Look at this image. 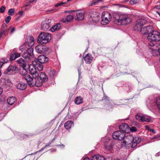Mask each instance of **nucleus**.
Masks as SVG:
<instances>
[{
    "mask_svg": "<svg viewBox=\"0 0 160 160\" xmlns=\"http://www.w3.org/2000/svg\"><path fill=\"white\" fill-rule=\"evenodd\" d=\"M5 26H7V25L5 23H3L2 24V27H4Z\"/></svg>",
    "mask_w": 160,
    "mask_h": 160,
    "instance_id": "obj_62",
    "label": "nucleus"
},
{
    "mask_svg": "<svg viewBox=\"0 0 160 160\" xmlns=\"http://www.w3.org/2000/svg\"><path fill=\"white\" fill-rule=\"evenodd\" d=\"M33 2H34V1H33V0H30L29 1V3H32Z\"/></svg>",
    "mask_w": 160,
    "mask_h": 160,
    "instance_id": "obj_61",
    "label": "nucleus"
},
{
    "mask_svg": "<svg viewBox=\"0 0 160 160\" xmlns=\"http://www.w3.org/2000/svg\"><path fill=\"white\" fill-rule=\"evenodd\" d=\"M137 2V0H131L130 3L132 4H134Z\"/></svg>",
    "mask_w": 160,
    "mask_h": 160,
    "instance_id": "obj_49",
    "label": "nucleus"
},
{
    "mask_svg": "<svg viewBox=\"0 0 160 160\" xmlns=\"http://www.w3.org/2000/svg\"><path fill=\"white\" fill-rule=\"evenodd\" d=\"M128 125L126 123H122L119 127L120 131L126 133L127 130L128 128Z\"/></svg>",
    "mask_w": 160,
    "mask_h": 160,
    "instance_id": "obj_19",
    "label": "nucleus"
},
{
    "mask_svg": "<svg viewBox=\"0 0 160 160\" xmlns=\"http://www.w3.org/2000/svg\"><path fill=\"white\" fill-rule=\"evenodd\" d=\"M149 131L152 132L153 133L155 134L156 133V132L154 129L150 128V129H149Z\"/></svg>",
    "mask_w": 160,
    "mask_h": 160,
    "instance_id": "obj_53",
    "label": "nucleus"
},
{
    "mask_svg": "<svg viewBox=\"0 0 160 160\" xmlns=\"http://www.w3.org/2000/svg\"><path fill=\"white\" fill-rule=\"evenodd\" d=\"M19 73L20 74L24 76H25L28 75L26 68H22V69H20Z\"/></svg>",
    "mask_w": 160,
    "mask_h": 160,
    "instance_id": "obj_37",
    "label": "nucleus"
},
{
    "mask_svg": "<svg viewBox=\"0 0 160 160\" xmlns=\"http://www.w3.org/2000/svg\"><path fill=\"white\" fill-rule=\"evenodd\" d=\"M73 18V17L72 15H68L63 18L62 20V22L65 23L72 21Z\"/></svg>",
    "mask_w": 160,
    "mask_h": 160,
    "instance_id": "obj_27",
    "label": "nucleus"
},
{
    "mask_svg": "<svg viewBox=\"0 0 160 160\" xmlns=\"http://www.w3.org/2000/svg\"><path fill=\"white\" fill-rule=\"evenodd\" d=\"M131 18L128 15L122 14L119 23L122 25H128L131 22Z\"/></svg>",
    "mask_w": 160,
    "mask_h": 160,
    "instance_id": "obj_6",
    "label": "nucleus"
},
{
    "mask_svg": "<svg viewBox=\"0 0 160 160\" xmlns=\"http://www.w3.org/2000/svg\"><path fill=\"white\" fill-rule=\"evenodd\" d=\"M55 140V138H54L52 140V141L50 142H51V143H52V142H53Z\"/></svg>",
    "mask_w": 160,
    "mask_h": 160,
    "instance_id": "obj_64",
    "label": "nucleus"
},
{
    "mask_svg": "<svg viewBox=\"0 0 160 160\" xmlns=\"http://www.w3.org/2000/svg\"><path fill=\"white\" fill-rule=\"evenodd\" d=\"M16 58L14 54H12L11 55V56L10 57V60L11 61H12L14 60H15Z\"/></svg>",
    "mask_w": 160,
    "mask_h": 160,
    "instance_id": "obj_47",
    "label": "nucleus"
},
{
    "mask_svg": "<svg viewBox=\"0 0 160 160\" xmlns=\"http://www.w3.org/2000/svg\"><path fill=\"white\" fill-rule=\"evenodd\" d=\"M34 43V39L32 36H28L27 37V40L25 42V44L29 47L33 45Z\"/></svg>",
    "mask_w": 160,
    "mask_h": 160,
    "instance_id": "obj_13",
    "label": "nucleus"
},
{
    "mask_svg": "<svg viewBox=\"0 0 160 160\" xmlns=\"http://www.w3.org/2000/svg\"><path fill=\"white\" fill-rule=\"evenodd\" d=\"M47 48L45 45L42 44H39L37 45L35 48L36 52L38 53H42L46 51Z\"/></svg>",
    "mask_w": 160,
    "mask_h": 160,
    "instance_id": "obj_8",
    "label": "nucleus"
},
{
    "mask_svg": "<svg viewBox=\"0 0 160 160\" xmlns=\"http://www.w3.org/2000/svg\"><path fill=\"white\" fill-rule=\"evenodd\" d=\"M8 13L9 15H12L15 13V10L14 8L9 9L8 11Z\"/></svg>",
    "mask_w": 160,
    "mask_h": 160,
    "instance_id": "obj_42",
    "label": "nucleus"
},
{
    "mask_svg": "<svg viewBox=\"0 0 160 160\" xmlns=\"http://www.w3.org/2000/svg\"><path fill=\"white\" fill-rule=\"evenodd\" d=\"M130 131L132 132H136L137 131V128L135 127H132L130 128Z\"/></svg>",
    "mask_w": 160,
    "mask_h": 160,
    "instance_id": "obj_46",
    "label": "nucleus"
},
{
    "mask_svg": "<svg viewBox=\"0 0 160 160\" xmlns=\"http://www.w3.org/2000/svg\"><path fill=\"white\" fill-rule=\"evenodd\" d=\"M112 18L111 14L108 12H103L102 16L101 23L102 25H106L109 23Z\"/></svg>",
    "mask_w": 160,
    "mask_h": 160,
    "instance_id": "obj_3",
    "label": "nucleus"
},
{
    "mask_svg": "<svg viewBox=\"0 0 160 160\" xmlns=\"http://www.w3.org/2000/svg\"><path fill=\"white\" fill-rule=\"evenodd\" d=\"M51 21L50 20L47 19L42 22L41 28L43 30L46 31L49 29L50 27L49 24L51 22Z\"/></svg>",
    "mask_w": 160,
    "mask_h": 160,
    "instance_id": "obj_14",
    "label": "nucleus"
},
{
    "mask_svg": "<svg viewBox=\"0 0 160 160\" xmlns=\"http://www.w3.org/2000/svg\"><path fill=\"white\" fill-rule=\"evenodd\" d=\"M32 64L33 66L35 67V68L37 69L39 71H41L42 70L43 66L41 64L39 63H38L36 61H34L32 62Z\"/></svg>",
    "mask_w": 160,
    "mask_h": 160,
    "instance_id": "obj_25",
    "label": "nucleus"
},
{
    "mask_svg": "<svg viewBox=\"0 0 160 160\" xmlns=\"http://www.w3.org/2000/svg\"><path fill=\"white\" fill-rule=\"evenodd\" d=\"M159 15V16H160V12H159L158 11H157L156 12Z\"/></svg>",
    "mask_w": 160,
    "mask_h": 160,
    "instance_id": "obj_63",
    "label": "nucleus"
},
{
    "mask_svg": "<svg viewBox=\"0 0 160 160\" xmlns=\"http://www.w3.org/2000/svg\"><path fill=\"white\" fill-rule=\"evenodd\" d=\"M146 22L147 21L144 18H141L138 19L136 21L135 25L133 27L134 30H139V28L144 25Z\"/></svg>",
    "mask_w": 160,
    "mask_h": 160,
    "instance_id": "obj_4",
    "label": "nucleus"
},
{
    "mask_svg": "<svg viewBox=\"0 0 160 160\" xmlns=\"http://www.w3.org/2000/svg\"><path fill=\"white\" fill-rule=\"evenodd\" d=\"M20 50L23 52V54L22 55V57L25 58L28 62L30 61L31 58L32 56L29 55L28 53H27L25 52V49L23 48H20Z\"/></svg>",
    "mask_w": 160,
    "mask_h": 160,
    "instance_id": "obj_15",
    "label": "nucleus"
},
{
    "mask_svg": "<svg viewBox=\"0 0 160 160\" xmlns=\"http://www.w3.org/2000/svg\"><path fill=\"white\" fill-rule=\"evenodd\" d=\"M57 72L54 70H51L49 72L50 77L52 78H54L57 75Z\"/></svg>",
    "mask_w": 160,
    "mask_h": 160,
    "instance_id": "obj_34",
    "label": "nucleus"
},
{
    "mask_svg": "<svg viewBox=\"0 0 160 160\" xmlns=\"http://www.w3.org/2000/svg\"><path fill=\"white\" fill-rule=\"evenodd\" d=\"M3 90L1 87H0V94H1Z\"/></svg>",
    "mask_w": 160,
    "mask_h": 160,
    "instance_id": "obj_60",
    "label": "nucleus"
},
{
    "mask_svg": "<svg viewBox=\"0 0 160 160\" xmlns=\"http://www.w3.org/2000/svg\"><path fill=\"white\" fill-rule=\"evenodd\" d=\"M112 143H110L109 144H107V143H105L104 144V147L105 148L108 150H110L112 148Z\"/></svg>",
    "mask_w": 160,
    "mask_h": 160,
    "instance_id": "obj_41",
    "label": "nucleus"
},
{
    "mask_svg": "<svg viewBox=\"0 0 160 160\" xmlns=\"http://www.w3.org/2000/svg\"><path fill=\"white\" fill-rule=\"evenodd\" d=\"M152 50L151 51L152 54L154 56H156L159 55V50H157L154 49L152 48Z\"/></svg>",
    "mask_w": 160,
    "mask_h": 160,
    "instance_id": "obj_40",
    "label": "nucleus"
},
{
    "mask_svg": "<svg viewBox=\"0 0 160 160\" xmlns=\"http://www.w3.org/2000/svg\"><path fill=\"white\" fill-rule=\"evenodd\" d=\"M23 11H20L18 12V13L21 16L22 15V14H23Z\"/></svg>",
    "mask_w": 160,
    "mask_h": 160,
    "instance_id": "obj_58",
    "label": "nucleus"
},
{
    "mask_svg": "<svg viewBox=\"0 0 160 160\" xmlns=\"http://www.w3.org/2000/svg\"><path fill=\"white\" fill-rule=\"evenodd\" d=\"M84 17V13L79 12L77 13V19L78 20H83Z\"/></svg>",
    "mask_w": 160,
    "mask_h": 160,
    "instance_id": "obj_30",
    "label": "nucleus"
},
{
    "mask_svg": "<svg viewBox=\"0 0 160 160\" xmlns=\"http://www.w3.org/2000/svg\"><path fill=\"white\" fill-rule=\"evenodd\" d=\"M51 39V35L47 32H42L39 36L38 42L39 43L46 44Z\"/></svg>",
    "mask_w": 160,
    "mask_h": 160,
    "instance_id": "obj_2",
    "label": "nucleus"
},
{
    "mask_svg": "<svg viewBox=\"0 0 160 160\" xmlns=\"http://www.w3.org/2000/svg\"><path fill=\"white\" fill-rule=\"evenodd\" d=\"M17 62L23 68H25L26 66V62L22 58H21L17 60Z\"/></svg>",
    "mask_w": 160,
    "mask_h": 160,
    "instance_id": "obj_21",
    "label": "nucleus"
},
{
    "mask_svg": "<svg viewBox=\"0 0 160 160\" xmlns=\"http://www.w3.org/2000/svg\"><path fill=\"white\" fill-rule=\"evenodd\" d=\"M16 101V98L15 97H11L8 98L7 100L8 103L10 105H12Z\"/></svg>",
    "mask_w": 160,
    "mask_h": 160,
    "instance_id": "obj_35",
    "label": "nucleus"
},
{
    "mask_svg": "<svg viewBox=\"0 0 160 160\" xmlns=\"http://www.w3.org/2000/svg\"><path fill=\"white\" fill-rule=\"evenodd\" d=\"M5 32V31H3L0 32V38H1L3 34Z\"/></svg>",
    "mask_w": 160,
    "mask_h": 160,
    "instance_id": "obj_56",
    "label": "nucleus"
},
{
    "mask_svg": "<svg viewBox=\"0 0 160 160\" xmlns=\"http://www.w3.org/2000/svg\"><path fill=\"white\" fill-rule=\"evenodd\" d=\"M83 58L85 62L87 64H91L93 60L92 56L89 53L87 54L85 56L83 57Z\"/></svg>",
    "mask_w": 160,
    "mask_h": 160,
    "instance_id": "obj_16",
    "label": "nucleus"
},
{
    "mask_svg": "<svg viewBox=\"0 0 160 160\" xmlns=\"http://www.w3.org/2000/svg\"><path fill=\"white\" fill-rule=\"evenodd\" d=\"M39 79L42 80L43 82H46L48 81V78L45 73L44 72H40L39 75Z\"/></svg>",
    "mask_w": 160,
    "mask_h": 160,
    "instance_id": "obj_23",
    "label": "nucleus"
},
{
    "mask_svg": "<svg viewBox=\"0 0 160 160\" xmlns=\"http://www.w3.org/2000/svg\"><path fill=\"white\" fill-rule=\"evenodd\" d=\"M5 85L7 88H9L12 87V84L11 80L8 79L5 82Z\"/></svg>",
    "mask_w": 160,
    "mask_h": 160,
    "instance_id": "obj_36",
    "label": "nucleus"
},
{
    "mask_svg": "<svg viewBox=\"0 0 160 160\" xmlns=\"http://www.w3.org/2000/svg\"><path fill=\"white\" fill-rule=\"evenodd\" d=\"M156 103L158 110V112L160 113V96L156 98Z\"/></svg>",
    "mask_w": 160,
    "mask_h": 160,
    "instance_id": "obj_38",
    "label": "nucleus"
},
{
    "mask_svg": "<svg viewBox=\"0 0 160 160\" xmlns=\"http://www.w3.org/2000/svg\"><path fill=\"white\" fill-rule=\"evenodd\" d=\"M155 8L158 9H160V5H157L156 6Z\"/></svg>",
    "mask_w": 160,
    "mask_h": 160,
    "instance_id": "obj_59",
    "label": "nucleus"
},
{
    "mask_svg": "<svg viewBox=\"0 0 160 160\" xmlns=\"http://www.w3.org/2000/svg\"><path fill=\"white\" fill-rule=\"evenodd\" d=\"M7 59L5 60L4 59H2L0 61V68L1 67L4 63L7 62H8Z\"/></svg>",
    "mask_w": 160,
    "mask_h": 160,
    "instance_id": "obj_43",
    "label": "nucleus"
},
{
    "mask_svg": "<svg viewBox=\"0 0 160 160\" xmlns=\"http://www.w3.org/2000/svg\"><path fill=\"white\" fill-rule=\"evenodd\" d=\"M16 86L18 89L21 90H24L27 88V84L20 82L16 85Z\"/></svg>",
    "mask_w": 160,
    "mask_h": 160,
    "instance_id": "obj_24",
    "label": "nucleus"
},
{
    "mask_svg": "<svg viewBox=\"0 0 160 160\" xmlns=\"http://www.w3.org/2000/svg\"><path fill=\"white\" fill-rule=\"evenodd\" d=\"M11 19V17L10 16H8L5 19V21L7 23H8Z\"/></svg>",
    "mask_w": 160,
    "mask_h": 160,
    "instance_id": "obj_45",
    "label": "nucleus"
},
{
    "mask_svg": "<svg viewBox=\"0 0 160 160\" xmlns=\"http://www.w3.org/2000/svg\"><path fill=\"white\" fill-rule=\"evenodd\" d=\"M92 160H105L104 157L100 155H95L92 157Z\"/></svg>",
    "mask_w": 160,
    "mask_h": 160,
    "instance_id": "obj_32",
    "label": "nucleus"
},
{
    "mask_svg": "<svg viewBox=\"0 0 160 160\" xmlns=\"http://www.w3.org/2000/svg\"><path fill=\"white\" fill-rule=\"evenodd\" d=\"M61 28V26L59 23H57L52 27L50 29L52 32H54L55 31L59 30Z\"/></svg>",
    "mask_w": 160,
    "mask_h": 160,
    "instance_id": "obj_28",
    "label": "nucleus"
},
{
    "mask_svg": "<svg viewBox=\"0 0 160 160\" xmlns=\"http://www.w3.org/2000/svg\"><path fill=\"white\" fill-rule=\"evenodd\" d=\"M51 142H49L48 144L44 146V148H46V147H48L49 146L51 145Z\"/></svg>",
    "mask_w": 160,
    "mask_h": 160,
    "instance_id": "obj_52",
    "label": "nucleus"
},
{
    "mask_svg": "<svg viewBox=\"0 0 160 160\" xmlns=\"http://www.w3.org/2000/svg\"><path fill=\"white\" fill-rule=\"evenodd\" d=\"M122 15V14H120L117 12H114L113 13V17L117 21L118 23H119V20H121V17Z\"/></svg>",
    "mask_w": 160,
    "mask_h": 160,
    "instance_id": "obj_29",
    "label": "nucleus"
},
{
    "mask_svg": "<svg viewBox=\"0 0 160 160\" xmlns=\"http://www.w3.org/2000/svg\"><path fill=\"white\" fill-rule=\"evenodd\" d=\"M15 30V28H13L12 30H11V32L10 33H12Z\"/></svg>",
    "mask_w": 160,
    "mask_h": 160,
    "instance_id": "obj_57",
    "label": "nucleus"
},
{
    "mask_svg": "<svg viewBox=\"0 0 160 160\" xmlns=\"http://www.w3.org/2000/svg\"><path fill=\"white\" fill-rule=\"evenodd\" d=\"M90 16L92 21L94 22H98L100 19V16L98 13L96 12H92L90 13Z\"/></svg>",
    "mask_w": 160,
    "mask_h": 160,
    "instance_id": "obj_11",
    "label": "nucleus"
},
{
    "mask_svg": "<svg viewBox=\"0 0 160 160\" xmlns=\"http://www.w3.org/2000/svg\"><path fill=\"white\" fill-rule=\"evenodd\" d=\"M35 80L34 81V86H35L37 87H39L42 85L43 81L42 80L40 79L39 78L35 79Z\"/></svg>",
    "mask_w": 160,
    "mask_h": 160,
    "instance_id": "obj_22",
    "label": "nucleus"
},
{
    "mask_svg": "<svg viewBox=\"0 0 160 160\" xmlns=\"http://www.w3.org/2000/svg\"><path fill=\"white\" fill-rule=\"evenodd\" d=\"M147 38L150 41L149 45L151 46H155L157 42L160 41V33L152 29V32L149 33Z\"/></svg>",
    "mask_w": 160,
    "mask_h": 160,
    "instance_id": "obj_1",
    "label": "nucleus"
},
{
    "mask_svg": "<svg viewBox=\"0 0 160 160\" xmlns=\"http://www.w3.org/2000/svg\"><path fill=\"white\" fill-rule=\"evenodd\" d=\"M108 97L106 96L105 95L102 98V100H108V99H107Z\"/></svg>",
    "mask_w": 160,
    "mask_h": 160,
    "instance_id": "obj_54",
    "label": "nucleus"
},
{
    "mask_svg": "<svg viewBox=\"0 0 160 160\" xmlns=\"http://www.w3.org/2000/svg\"><path fill=\"white\" fill-rule=\"evenodd\" d=\"M160 137V135L159 134H157L152 138L153 139H157Z\"/></svg>",
    "mask_w": 160,
    "mask_h": 160,
    "instance_id": "obj_51",
    "label": "nucleus"
},
{
    "mask_svg": "<svg viewBox=\"0 0 160 160\" xmlns=\"http://www.w3.org/2000/svg\"><path fill=\"white\" fill-rule=\"evenodd\" d=\"M133 141L131 145V147L134 148L137 146L138 144L141 141V138L138 137H135L133 138Z\"/></svg>",
    "mask_w": 160,
    "mask_h": 160,
    "instance_id": "obj_20",
    "label": "nucleus"
},
{
    "mask_svg": "<svg viewBox=\"0 0 160 160\" xmlns=\"http://www.w3.org/2000/svg\"><path fill=\"white\" fill-rule=\"evenodd\" d=\"M126 134L121 131H117L114 132L112 134V137L114 139L119 140H122L125 137Z\"/></svg>",
    "mask_w": 160,
    "mask_h": 160,
    "instance_id": "obj_5",
    "label": "nucleus"
},
{
    "mask_svg": "<svg viewBox=\"0 0 160 160\" xmlns=\"http://www.w3.org/2000/svg\"><path fill=\"white\" fill-rule=\"evenodd\" d=\"M83 99L80 96L77 97L74 100V102L76 104L79 105L83 102Z\"/></svg>",
    "mask_w": 160,
    "mask_h": 160,
    "instance_id": "obj_31",
    "label": "nucleus"
},
{
    "mask_svg": "<svg viewBox=\"0 0 160 160\" xmlns=\"http://www.w3.org/2000/svg\"><path fill=\"white\" fill-rule=\"evenodd\" d=\"M16 58L19 57L20 56V54L19 53H14Z\"/></svg>",
    "mask_w": 160,
    "mask_h": 160,
    "instance_id": "obj_50",
    "label": "nucleus"
},
{
    "mask_svg": "<svg viewBox=\"0 0 160 160\" xmlns=\"http://www.w3.org/2000/svg\"><path fill=\"white\" fill-rule=\"evenodd\" d=\"M141 32L143 34H149L152 32V29H153V28L150 26H147V27H144L142 28H141Z\"/></svg>",
    "mask_w": 160,
    "mask_h": 160,
    "instance_id": "obj_10",
    "label": "nucleus"
},
{
    "mask_svg": "<svg viewBox=\"0 0 160 160\" xmlns=\"http://www.w3.org/2000/svg\"><path fill=\"white\" fill-rule=\"evenodd\" d=\"M134 137L132 135H129L125 136L123 141V143L125 145L132 144L133 141Z\"/></svg>",
    "mask_w": 160,
    "mask_h": 160,
    "instance_id": "obj_9",
    "label": "nucleus"
},
{
    "mask_svg": "<svg viewBox=\"0 0 160 160\" xmlns=\"http://www.w3.org/2000/svg\"><path fill=\"white\" fill-rule=\"evenodd\" d=\"M145 128L148 131L149 130V129H150V128H149V127L148 125H146L145 126Z\"/></svg>",
    "mask_w": 160,
    "mask_h": 160,
    "instance_id": "obj_55",
    "label": "nucleus"
},
{
    "mask_svg": "<svg viewBox=\"0 0 160 160\" xmlns=\"http://www.w3.org/2000/svg\"><path fill=\"white\" fill-rule=\"evenodd\" d=\"M135 117L136 119L140 121L149 122L150 121L149 118H146L145 117L140 116L138 114L136 115Z\"/></svg>",
    "mask_w": 160,
    "mask_h": 160,
    "instance_id": "obj_18",
    "label": "nucleus"
},
{
    "mask_svg": "<svg viewBox=\"0 0 160 160\" xmlns=\"http://www.w3.org/2000/svg\"><path fill=\"white\" fill-rule=\"evenodd\" d=\"M73 124L74 123L72 121H68L65 123L64 126L66 129L69 130L73 125Z\"/></svg>",
    "mask_w": 160,
    "mask_h": 160,
    "instance_id": "obj_26",
    "label": "nucleus"
},
{
    "mask_svg": "<svg viewBox=\"0 0 160 160\" xmlns=\"http://www.w3.org/2000/svg\"><path fill=\"white\" fill-rule=\"evenodd\" d=\"M18 70L17 67L16 66L10 65L7 69L8 72H14Z\"/></svg>",
    "mask_w": 160,
    "mask_h": 160,
    "instance_id": "obj_33",
    "label": "nucleus"
},
{
    "mask_svg": "<svg viewBox=\"0 0 160 160\" xmlns=\"http://www.w3.org/2000/svg\"><path fill=\"white\" fill-rule=\"evenodd\" d=\"M38 60L41 63H43L47 62L48 58L44 55H40L38 57Z\"/></svg>",
    "mask_w": 160,
    "mask_h": 160,
    "instance_id": "obj_17",
    "label": "nucleus"
},
{
    "mask_svg": "<svg viewBox=\"0 0 160 160\" xmlns=\"http://www.w3.org/2000/svg\"><path fill=\"white\" fill-rule=\"evenodd\" d=\"M29 69V73L32 75L33 78L36 79L38 78L39 74L34 66H30Z\"/></svg>",
    "mask_w": 160,
    "mask_h": 160,
    "instance_id": "obj_7",
    "label": "nucleus"
},
{
    "mask_svg": "<svg viewBox=\"0 0 160 160\" xmlns=\"http://www.w3.org/2000/svg\"><path fill=\"white\" fill-rule=\"evenodd\" d=\"M23 79H25L27 82L28 85L31 87H34V81L33 79L29 75H27L23 77Z\"/></svg>",
    "mask_w": 160,
    "mask_h": 160,
    "instance_id": "obj_12",
    "label": "nucleus"
},
{
    "mask_svg": "<svg viewBox=\"0 0 160 160\" xmlns=\"http://www.w3.org/2000/svg\"><path fill=\"white\" fill-rule=\"evenodd\" d=\"M5 9V7L3 6H2L0 8V12H1V13L3 12H4Z\"/></svg>",
    "mask_w": 160,
    "mask_h": 160,
    "instance_id": "obj_48",
    "label": "nucleus"
},
{
    "mask_svg": "<svg viewBox=\"0 0 160 160\" xmlns=\"http://www.w3.org/2000/svg\"><path fill=\"white\" fill-rule=\"evenodd\" d=\"M33 49L31 48L30 47L26 50H25V52L28 53L29 55H30L31 56H32L33 55Z\"/></svg>",
    "mask_w": 160,
    "mask_h": 160,
    "instance_id": "obj_39",
    "label": "nucleus"
},
{
    "mask_svg": "<svg viewBox=\"0 0 160 160\" xmlns=\"http://www.w3.org/2000/svg\"><path fill=\"white\" fill-rule=\"evenodd\" d=\"M66 2H61L60 3H58L57 4H56L55 5V7H58L61 5H65L66 4Z\"/></svg>",
    "mask_w": 160,
    "mask_h": 160,
    "instance_id": "obj_44",
    "label": "nucleus"
}]
</instances>
